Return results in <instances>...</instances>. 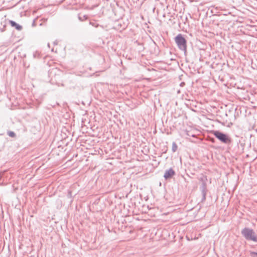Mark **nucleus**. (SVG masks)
Instances as JSON below:
<instances>
[{"label": "nucleus", "mask_w": 257, "mask_h": 257, "mask_svg": "<svg viewBox=\"0 0 257 257\" xmlns=\"http://www.w3.org/2000/svg\"><path fill=\"white\" fill-rule=\"evenodd\" d=\"M241 233L246 239L257 241V236L252 229L245 228L242 230Z\"/></svg>", "instance_id": "obj_1"}, {"label": "nucleus", "mask_w": 257, "mask_h": 257, "mask_svg": "<svg viewBox=\"0 0 257 257\" xmlns=\"http://www.w3.org/2000/svg\"><path fill=\"white\" fill-rule=\"evenodd\" d=\"M175 41L179 48L184 51H186L187 44L185 38L181 34L178 35L175 38Z\"/></svg>", "instance_id": "obj_2"}, {"label": "nucleus", "mask_w": 257, "mask_h": 257, "mask_svg": "<svg viewBox=\"0 0 257 257\" xmlns=\"http://www.w3.org/2000/svg\"><path fill=\"white\" fill-rule=\"evenodd\" d=\"M212 134L221 142L223 143H229L231 142L230 138L225 134L219 131H213Z\"/></svg>", "instance_id": "obj_3"}, {"label": "nucleus", "mask_w": 257, "mask_h": 257, "mask_svg": "<svg viewBox=\"0 0 257 257\" xmlns=\"http://www.w3.org/2000/svg\"><path fill=\"white\" fill-rule=\"evenodd\" d=\"M175 174V172L172 169L166 171L164 174V177L166 179H168L172 177Z\"/></svg>", "instance_id": "obj_4"}, {"label": "nucleus", "mask_w": 257, "mask_h": 257, "mask_svg": "<svg viewBox=\"0 0 257 257\" xmlns=\"http://www.w3.org/2000/svg\"><path fill=\"white\" fill-rule=\"evenodd\" d=\"M10 23L11 25V26L15 27L16 29L18 30H21L22 28V26L17 24L16 23L13 21H10Z\"/></svg>", "instance_id": "obj_5"}, {"label": "nucleus", "mask_w": 257, "mask_h": 257, "mask_svg": "<svg viewBox=\"0 0 257 257\" xmlns=\"http://www.w3.org/2000/svg\"><path fill=\"white\" fill-rule=\"evenodd\" d=\"M178 148L177 145L175 143H173L172 144V151L175 152L176 151Z\"/></svg>", "instance_id": "obj_6"}, {"label": "nucleus", "mask_w": 257, "mask_h": 257, "mask_svg": "<svg viewBox=\"0 0 257 257\" xmlns=\"http://www.w3.org/2000/svg\"><path fill=\"white\" fill-rule=\"evenodd\" d=\"M9 135H10V136H11V137H14V135H15V134H14V133H13V132H11V133H10Z\"/></svg>", "instance_id": "obj_7"}, {"label": "nucleus", "mask_w": 257, "mask_h": 257, "mask_svg": "<svg viewBox=\"0 0 257 257\" xmlns=\"http://www.w3.org/2000/svg\"><path fill=\"white\" fill-rule=\"evenodd\" d=\"M253 254L255 255L257 257V253H253Z\"/></svg>", "instance_id": "obj_8"}]
</instances>
